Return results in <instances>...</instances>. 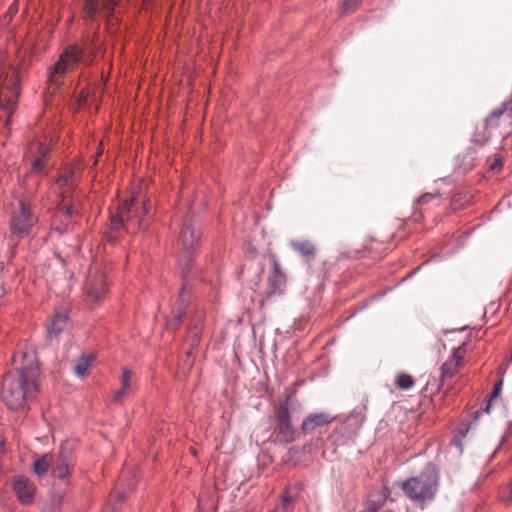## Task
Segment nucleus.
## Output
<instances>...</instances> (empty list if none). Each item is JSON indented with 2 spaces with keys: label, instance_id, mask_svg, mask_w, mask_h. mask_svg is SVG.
<instances>
[{
  "label": "nucleus",
  "instance_id": "f8f14e48",
  "mask_svg": "<svg viewBox=\"0 0 512 512\" xmlns=\"http://www.w3.org/2000/svg\"><path fill=\"white\" fill-rule=\"evenodd\" d=\"M191 290H192V286L190 285L189 282H184L182 284V288L179 293L177 306L175 308H173V311H172L173 316L166 322L167 329L175 330L177 328L183 315L185 314V309L190 300Z\"/></svg>",
  "mask_w": 512,
  "mask_h": 512
},
{
  "label": "nucleus",
  "instance_id": "6e6552de",
  "mask_svg": "<svg viewBox=\"0 0 512 512\" xmlns=\"http://www.w3.org/2000/svg\"><path fill=\"white\" fill-rule=\"evenodd\" d=\"M36 222L37 217L34 215L31 205L21 200L19 209L11 215L10 231L18 238H24L31 233Z\"/></svg>",
  "mask_w": 512,
  "mask_h": 512
},
{
  "label": "nucleus",
  "instance_id": "e433bc0d",
  "mask_svg": "<svg viewBox=\"0 0 512 512\" xmlns=\"http://www.w3.org/2000/svg\"><path fill=\"white\" fill-rule=\"evenodd\" d=\"M17 11V3L15 2L14 4H12L9 8V14L12 15L13 13H16Z\"/></svg>",
  "mask_w": 512,
  "mask_h": 512
},
{
  "label": "nucleus",
  "instance_id": "f3484780",
  "mask_svg": "<svg viewBox=\"0 0 512 512\" xmlns=\"http://www.w3.org/2000/svg\"><path fill=\"white\" fill-rule=\"evenodd\" d=\"M59 189V196L65 201L76 185V175L73 168H67L56 181Z\"/></svg>",
  "mask_w": 512,
  "mask_h": 512
},
{
  "label": "nucleus",
  "instance_id": "a211bd4d",
  "mask_svg": "<svg viewBox=\"0 0 512 512\" xmlns=\"http://www.w3.org/2000/svg\"><path fill=\"white\" fill-rule=\"evenodd\" d=\"M333 418L327 413L310 414L304 419L301 430L304 434L313 432L316 428L323 427L331 423Z\"/></svg>",
  "mask_w": 512,
  "mask_h": 512
},
{
  "label": "nucleus",
  "instance_id": "4468645a",
  "mask_svg": "<svg viewBox=\"0 0 512 512\" xmlns=\"http://www.w3.org/2000/svg\"><path fill=\"white\" fill-rule=\"evenodd\" d=\"M118 0H85V19L93 21L99 11L109 15Z\"/></svg>",
  "mask_w": 512,
  "mask_h": 512
},
{
  "label": "nucleus",
  "instance_id": "9d476101",
  "mask_svg": "<svg viewBox=\"0 0 512 512\" xmlns=\"http://www.w3.org/2000/svg\"><path fill=\"white\" fill-rule=\"evenodd\" d=\"M270 261L272 267L268 277V290L261 300L262 305L273 297L283 295L286 290L287 278L277 257L275 255H271Z\"/></svg>",
  "mask_w": 512,
  "mask_h": 512
},
{
  "label": "nucleus",
  "instance_id": "79ce46f5",
  "mask_svg": "<svg viewBox=\"0 0 512 512\" xmlns=\"http://www.w3.org/2000/svg\"><path fill=\"white\" fill-rule=\"evenodd\" d=\"M27 357H28V353H24L23 358H27Z\"/></svg>",
  "mask_w": 512,
  "mask_h": 512
},
{
  "label": "nucleus",
  "instance_id": "0eeeda50",
  "mask_svg": "<svg viewBox=\"0 0 512 512\" xmlns=\"http://www.w3.org/2000/svg\"><path fill=\"white\" fill-rule=\"evenodd\" d=\"M135 199L131 197L121 205L117 211L111 214V228L119 230L125 228L128 232L135 231L142 227V219L146 214V207L143 206L138 212L134 210Z\"/></svg>",
  "mask_w": 512,
  "mask_h": 512
},
{
  "label": "nucleus",
  "instance_id": "a19ab883",
  "mask_svg": "<svg viewBox=\"0 0 512 512\" xmlns=\"http://www.w3.org/2000/svg\"><path fill=\"white\" fill-rule=\"evenodd\" d=\"M509 499H512V482L510 483Z\"/></svg>",
  "mask_w": 512,
  "mask_h": 512
},
{
  "label": "nucleus",
  "instance_id": "393cba45",
  "mask_svg": "<svg viewBox=\"0 0 512 512\" xmlns=\"http://www.w3.org/2000/svg\"><path fill=\"white\" fill-rule=\"evenodd\" d=\"M50 151L51 146L49 144L36 142L31 146L29 155L47 160Z\"/></svg>",
  "mask_w": 512,
  "mask_h": 512
},
{
  "label": "nucleus",
  "instance_id": "f03ea898",
  "mask_svg": "<svg viewBox=\"0 0 512 512\" xmlns=\"http://www.w3.org/2000/svg\"><path fill=\"white\" fill-rule=\"evenodd\" d=\"M439 484V470L435 464L428 463L420 474L402 481L400 488L411 503L424 509L434 501Z\"/></svg>",
  "mask_w": 512,
  "mask_h": 512
},
{
  "label": "nucleus",
  "instance_id": "72a5a7b5",
  "mask_svg": "<svg viewBox=\"0 0 512 512\" xmlns=\"http://www.w3.org/2000/svg\"><path fill=\"white\" fill-rule=\"evenodd\" d=\"M128 393V389H124L123 387H121L120 389H118L117 391L114 392L113 396H112V400L114 402H119L122 400V398Z\"/></svg>",
  "mask_w": 512,
  "mask_h": 512
},
{
  "label": "nucleus",
  "instance_id": "9b49d317",
  "mask_svg": "<svg viewBox=\"0 0 512 512\" xmlns=\"http://www.w3.org/2000/svg\"><path fill=\"white\" fill-rule=\"evenodd\" d=\"M75 465L74 452L68 443L60 446L56 461L52 465L51 474L53 477L65 480L69 477L70 469Z\"/></svg>",
  "mask_w": 512,
  "mask_h": 512
},
{
  "label": "nucleus",
  "instance_id": "412c9836",
  "mask_svg": "<svg viewBox=\"0 0 512 512\" xmlns=\"http://www.w3.org/2000/svg\"><path fill=\"white\" fill-rule=\"evenodd\" d=\"M291 248L304 257L307 261L312 260L316 254L315 245L309 240H292Z\"/></svg>",
  "mask_w": 512,
  "mask_h": 512
},
{
  "label": "nucleus",
  "instance_id": "ddd939ff",
  "mask_svg": "<svg viewBox=\"0 0 512 512\" xmlns=\"http://www.w3.org/2000/svg\"><path fill=\"white\" fill-rule=\"evenodd\" d=\"M74 213L75 210L73 205H67L63 209L57 211L52 220V231L59 235L67 233L72 226L71 217Z\"/></svg>",
  "mask_w": 512,
  "mask_h": 512
},
{
  "label": "nucleus",
  "instance_id": "5701e85b",
  "mask_svg": "<svg viewBox=\"0 0 512 512\" xmlns=\"http://www.w3.org/2000/svg\"><path fill=\"white\" fill-rule=\"evenodd\" d=\"M95 360V355L92 353L82 354L76 361L73 371L76 376L83 378L87 375L89 368Z\"/></svg>",
  "mask_w": 512,
  "mask_h": 512
},
{
  "label": "nucleus",
  "instance_id": "cd10ccee",
  "mask_svg": "<svg viewBox=\"0 0 512 512\" xmlns=\"http://www.w3.org/2000/svg\"><path fill=\"white\" fill-rule=\"evenodd\" d=\"M502 386H503V380L502 379L498 380L495 383V385L493 387V390H492L491 394L489 395V397L487 399L486 405H485V407L482 410L483 412H486V413L490 412L491 403H492V401L494 399H496L500 395V393L502 391Z\"/></svg>",
  "mask_w": 512,
  "mask_h": 512
},
{
  "label": "nucleus",
  "instance_id": "4c0bfd02",
  "mask_svg": "<svg viewBox=\"0 0 512 512\" xmlns=\"http://www.w3.org/2000/svg\"><path fill=\"white\" fill-rule=\"evenodd\" d=\"M4 451V439L0 436V453Z\"/></svg>",
  "mask_w": 512,
  "mask_h": 512
},
{
  "label": "nucleus",
  "instance_id": "c85d7f7f",
  "mask_svg": "<svg viewBox=\"0 0 512 512\" xmlns=\"http://www.w3.org/2000/svg\"><path fill=\"white\" fill-rule=\"evenodd\" d=\"M202 334V327L200 324H196L193 328H191L188 332V341L190 342L191 347H195L198 345Z\"/></svg>",
  "mask_w": 512,
  "mask_h": 512
},
{
  "label": "nucleus",
  "instance_id": "c756f323",
  "mask_svg": "<svg viewBox=\"0 0 512 512\" xmlns=\"http://www.w3.org/2000/svg\"><path fill=\"white\" fill-rule=\"evenodd\" d=\"M131 379H132L131 371L128 368H124L122 370V375H121V379H120L121 387L129 390V388L131 386Z\"/></svg>",
  "mask_w": 512,
  "mask_h": 512
},
{
  "label": "nucleus",
  "instance_id": "1a4fd4ad",
  "mask_svg": "<svg viewBox=\"0 0 512 512\" xmlns=\"http://www.w3.org/2000/svg\"><path fill=\"white\" fill-rule=\"evenodd\" d=\"M84 290L87 301H89L90 303L100 301L108 291V284L105 272L97 267H92L89 270Z\"/></svg>",
  "mask_w": 512,
  "mask_h": 512
},
{
  "label": "nucleus",
  "instance_id": "58836bf2",
  "mask_svg": "<svg viewBox=\"0 0 512 512\" xmlns=\"http://www.w3.org/2000/svg\"><path fill=\"white\" fill-rule=\"evenodd\" d=\"M481 413H482L481 411H476V412L474 413V420H475V421H477V420H478V418L480 417Z\"/></svg>",
  "mask_w": 512,
  "mask_h": 512
},
{
  "label": "nucleus",
  "instance_id": "c9c22d12",
  "mask_svg": "<svg viewBox=\"0 0 512 512\" xmlns=\"http://www.w3.org/2000/svg\"><path fill=\"white\" fill-rule=\"evenodd\" d=\"M125 499H126V492H120V493H118V494H117V499H116V501H117L118 503H120V502L124 501Z\"/></svg>",
  "mask_w": 512,
  "mask_h": 512
},
{
  "label": "nucleus",
  "instance_id": "4be33fe9",
  "mask_svg": "<svg viewBox=\"0 0 512 512\" xmlns=\"http://www.w3.org/2000/svg\"><path fill=\"white\" fill-rule=\"evenodd\" d=\"M296 497L286 488L281 496L279 503L269 512H292L295 507Z\"/></svg>",
  "mask_w": 512,
  "mask_h": 512
},
{
  "label": "nucleus",
  "instance_id": "f257e3e1",
  "mask_svg": "<svg viewBox=\"0 0 512 512\" xmlns=\"http://www.w3.org/2000/svg\"><path fill=\"white\" fill-rule=\"evenodd\" d=\"M39 367L31 361L28 365L9 371L3 378L1 397L12 410L23 408L33 400L38 391Z\"/></svg>",
  "mask_w": 512,
  "mask_h": 512
},
{
  "label": "nucleus",
  "instance_id": "dca6fc26",
  "mask_svg": "<svg viewBox=\"0 0 512 512\" xmlns=\"http://www.w3.org/2000/svg\"><path fill=\"white\" fill-rule=\"evenodd\" d=\"M13 488L18 500L22 504L29 505L34 501V490L32 484L26 477L19 476L15 478Z\"/></svg>",
  "mask_w": 512,
  "mask_h": 512
},
{
  "label": "nucleus",
  "instance_id": "aec40b11",
  "mask_svg": "<svg viewBox=\"0 0 512 512\" xmlns=\"http://www.w3.org/2000/svg\"><path fill=\"white\" fill-rule=\"evenodd\" d=\"M67 324V313L57 311L47 327L48 337L51 339L57 338L58 335L66 328Z\"/></svg>",
  "mask_w": 512,
  "mask_h": 512
},
{
  "label": "nucleus",
  "instance_id": "f704fd0d",
  "mask_svg": "<svg viewBox=\"0 0 512 512\" xmlns=\"http://www.w3.org/2000/svg\"><path fill=\"white\" fill-rule=\"evenodd\" d=\"M379 510V505L377 502H374V501H370L368 502L364 509L360 512H378Z\"/></svg>",
  "mask_w": 512,
  "mask_h": 512
},
{
  "label": "nucleus",
  "instance_id": "6ab92c4d",
  "mask_svg": "<svg viewBox=\"0 0 512 512\" xmlns=\"http://www.w3.org/2000/svg\"><path fill=\"white\" fill-rule=\"evenodd\" d=\"M507 114L508 117L512 118V96L502 102L499 108L494 109L485 120V128L498 127L499 118Z\"/></svg>",
  "mask_w": 512,
  "mask_h": 512
},
{
  "label": "nucleus",
  "instance_id": "20e7f679",
  "mask_svg": "<svg viewBox=\"0 0 512 512\" xmlns=\"http://www.w3.org/2000/svg\"><path fill=\"white\" fill-rule=\"evenodd\" d=\"M302 407L294 394L288 390L284 399L274 414L276 438L281 444H288L295 440V428L291 417L293 413H301Z\"/></svg>",
  "mask_w": 512,
  "mask_h": 512
},
{
  "label": "nucleus",
  "instance_id": "473e14b6",
  "mask_svg": "<svg viewBox=\"0 0 512 512\" xmlns=\"http://www.w3.org/2000/svg\"><path fill=\"white\" fill-rule=\"evenodd\" d=\"M360 2L361 0H345L342 5L343 13L351 12Z\"/></svg>",
  "mask_w": 512,
  "mask_h": 512
},
{
  "label": "nucleus",
  "instance_id": "7ed1b4c3",
  "mask_svg": "<svg viewBox=\"0 0 512 512\" xmlns=\"http://www.w3.org/2000/svg\"><path fill=\"white\" fill-rule=\"evenodd\" d=\"M19 75L15 69H0V132L10 125L20 95Z\"/></svg>",
  "mask_w": 512,
  "mask_h": 512
},
{
  "label": "nucleus",
  "instance_id": "2f4dec72",
  "mask_svg": "<svg viewBox=\"0 0 512 512\" xmlns=\"http://www.w3.org/2000/svg\"><path fill=\"white\" fill-rule=\"evenodd\" d=\"M439 193H425L417 199V203L420 205L430 202L432 199L439 198Z\"/></svg>",
  "mask_w": 512,
  "mask_h": 512
},
{
  "label": "nucleus",
  "instance_id": "423d86ee",
  "mask_svg": "<svg viewBox=\"0 0 512 512\" xmlns=\"http://www.w3.org/2000/svg\"><path fill=\"white\" fill-rule=\"evenodd\" d=\"M199 239L200 234L194 227L192 219H186L182 225L179 236L181 251L178 256V266L182 278H185L190 271L191 262L194 252L198 247Z\"/></svg>",
  "mask_w": 512,
  "mask_h": 512
},
{
  "label": "nucleus",
  "instance_id": "7c9ffc66",
  "mask_svg": "<svg viewBox=\"0 0 512 512\" xmlns=\"http://www.w3.org/2000/svg\"><path fill=\"white\" fill-rule=\"evenodd\" d=\"M380 496H381V500L378 503L379 508L382 507L386 501H388V500L393 501V499H391V489L388 486H384L381 489Z\"/></svg>",
  "mask_w": 512,
  "mask_h": 512
},
{
  "label": "nucleus",
  "instance_id": "bb28decb",
  "mask_svg": "<svg viewBox=\"0 0 512 512\" xmlns=\"http://www.w3.org/2000/svg\"><path fill=\"white\" fill-rule=\"evenodd\" d=\"M30 165H31V172L35 174H42L44 173L46 167H47V160H44L39 157H34L29 155L28 156Z\"/></svg>",
  "mask_w": 512,
  "mask_h": 512
},
{
  "label": "nucleus",
  "instance_id": "b1692460",
  "mask_svg": "<svg viewBox=\"0 0 512 512\" xmlns=\"http://www.w3.org/2000/svg\"><path fill=\"white\" fill-rule=\"evenodd\" d=\"M51 468V460L48 454L36 458L33 463V470L38 477L45 476Z\"/></svg>",
  "mask_w": 512,
  "mask_h": 512
},
{
  "label": "nucleus",
  "instance_id": "ea45409f",
  "mask_svg": "<svg viewBox=\"0 0 512 512\" xmlns=\"http://www.w3.org/2000/svg\"><path fill=\"white\" fill-rule=\"evenodd\" d=\"M488 141V138H485L483 141H478L475 139V142H478L481 145H484Z\"/></svg>",
  "mask_w": 512,
  "mask_h": 512
},
{
  "label": "nucleus",
  "instance_id": "2eb2a0df",
  "mask_svg": "<svg viewBox=\"0 0 512 512\" xmlns=\"http://www.w3.org/2000/svg\"><path fill=\"white\" fill-rule=\"evenodd\" d=\"M464 353L463 346L453 349L451 356L441 366V377L443 379L452 378L458 372Z\"/></svg>",
  "mask_w": 512,
  "mask_h": 512
},
{
  "label": "nucleus",
  "instance_id": "a878e982",
  "mask_svg": "<svg viewBox=\"0 0 512 512\" xmlns=\"http://www.w3.org/2000/svg\"><path fill=\"white\" fill-rule=\"evenodd\" d=\"M414 379L410 374L399 372L395 377V385L400 390H409L414 386Z\"/></svg>",
  "mask_w": 512,
  "mask_h": 512
},
{
  "label": "nucleus",
  "instance_id": "39448f33",
  "mask_svg": "<svg viewBox=\"0 0 512 512\" xmlns=\"http://www.w3.org/2000/svg\"><path fill=\"white\" fill-rule=\"evenodd\" d=\"M97 50V45L92 41H85L82 46L69 45L60 54L58 61L49 68V82L59 86L61 77L68 71L74 69L83 61L85 54H93Z\"/></svg>",
  "mask_w": 512,
  "mask_h": 512
}]
</instances>
